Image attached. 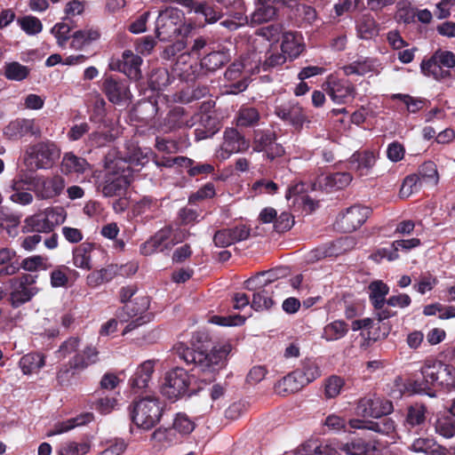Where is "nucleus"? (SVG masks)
<instances>
[{"label":"nucleus","instance_id":"nucleus-1","mask_svg":"<svg viewBox=\"0 0 455 455\" xmlns=\"http://www.w3.org/2000/svg\"><path fill=\"white\" fill-rule=\"evenodd\" d=\"M210 338L206 332H195L191 338V347L180 344L177 353L187 364L193 363L196 374L205 383L212 382L217 372L226 364L227 356L231 351L230 345L214 347L208 353Z\"/></svg>","mask_w":455,"mask_h":455},{"label":"nucleus","instance_id":"nucleus-2","mask_svg":"<svg viewBox=\"0 0 455 455\" xmlns=\"http://www.w3.org/2000/svg\"><path fill=\"white\" fill-rule=\"evenodd\" d=\"M422 382L419 389L426 391L438 387L444 391L455 389V367L438 360L426 361L420 369Z\"/></svg>","mask_w":455,"mask_h":455},{"label":"nucleus","instance_id":"nucleus-3","mask_svg":"<svg viewBox=\"0 0 455 455\" xmlns=\"http://www.w3.org/2000/svg\"><path fill=\"white\" fill-rule=\"evenodd\" d=\"M164 406L159 398L147 395L132 402L129 406L132 421L140 428L149 430L162 417Z\"/></svg>","mask_w":455,"mask_h":455},{"label":"nucleus","instance_id":"nucleus-4","mask_svg":"<svg viewBox=\"0 0 455 455\" xmlns=\"http://www.w3.org/2000/svg\"><path fill=\"white\" fill-rule=\"evenodd\" d=\"M134 303L137 307L126 304L116 310L117 322L128 323L123 331V335L150 321L151 317L148 314L142 315L149 307V298L148 296L137 297Z\"/></svg>","mask_w":455,"mask_h":455},{"label":"nucleus","instance_id":"nucleus-5","mask_svg":"<svg viewBox=\"0 0 455 455\" xmlns=\"http://www.w3.org/2000/svg\"><path fill=\"white\" fill-rule=\"evenodd\" d=\"M274 114L283 123L300 132L305 124H310L306 109L295 100H275Z\"/></svg>","mask_w":455,"mask_h":455},{"label":"nucleus","instance_id":"nucleus-6","mask_svg":"<svg viewBox=\"0 0 455 455\" xmlns=\"http://www.w3.org/2000/svg\"><path fill=\"white\" fill-rule=\"evenodd\" d=\"M455 67V54L450 51L437 50L427 60L420 64L421 72L437 81L448 79L451 76V69Z\"/></svg>","mask_w":455,"mask_h":455},{"label":"nucleus","instance_id":"nucleus-7","mask_svg":"<svg viewBox=\"0 0 455 455\" xmlns=\"http://www.w3.org/2000/svg\"><path fill=\"white\" fill-rule=\"evenodd\" d=\"M99 361V351L95 347L87 346L81 352L76 353L68 363L63 365L57 373V380L60 385L67 383L75 374V371L85 370Z\"/></svg>","mask_w":455,"mask_h":455},{"label":"nucleus","instance_id":"nucleus-8","mask_svg":"<svg viewBox=\"0 0 455 455\" xmlns=\"http://www.w3.org/2000/svg\"><path fill=\"white\" fill-rule=\"evenodd\" d=\"M181 15L177 8L161 11L156 21V34L160 41H172L181 33Z\"/></svg>","mask_w":455,"mask_h":455},{"label":"nucleus","instance_id":"nucleus-9","mask_svg":"<svg viewBox=\"0 0 455 455\" xmlns=\"http://www.w3.org/2000/svg\"><path fill=\"white\" fill-rule=\"evenodd\" d=\"M190 382L188 371L177 367L166 373L161 392L168 399L175 401L183 395H190Z\"/></svg>","mask_w":455,"mask_h":455},{"label":"nucleus","instance_id":"nucleus-10","mask_svg":"<svg viewBox=\"0 0 455 455\" xmlns=\"http://www.w3.org/2000/svg\"><path fill=\"white\" fill-rule=\"evenodd\" d=\"M101 91L108 101L115 105L128 104L132 98L128 82L114 75L103 76Z\"/></svg>","mask_w":455,"mask_h":455},{"label":"nucleus","instance_id":"nucleus-11","mask_svg":"<svg viewBox=\"0 0 455 455\" xmlns=\"http://www.w3.org/2000/svg\"><path fill=\"white\" fill-rule=\"evenodd\" d=\"M265 286L266 283H261L260 276H252L243 283L244 289L253 291L251 307L255 311L267 310L274 304L272 299L274 288Z\"/></svg>","mask_w":455,"mask_h":455},{"label":"nucleus","instance_id":"nucleus-12","mask_svg":"<svg viewBox=\"0 0 455 455\" xmlns=\"http://www.w3.org/2000/svg\"><path fill=\"white\" fill-rule=\"evenodd\" d=\"M34 283V277L29 275L11 280L12 290L8 299L12 307L17 308L32 299L37 293V288L32 285Z\"/></svg>","mask_w":455,"mask_h":455},{"label":"nucleus","instance_id":"nucleus-13","mask_svg":"<svg viewBox=\"0 0 455 455\" xmlns=\"http://www.w3.org/2000/svg\"><path fill=\"white\" fill-rule=\"evenodd\" d=\"M29 184L32 185V190L38 200L53 199L59 196L65 188V180L60 175L37 176Z\"/></svg>","mask_w":455,"mask_h":455},{"label":"nucleus","instance_id":"nucleus-14","mask_svg":"<svg viewBox=\"0 0 455 455\" xmlns=\"http://www.w3.org/2000/svg\"><path fill=\"white\" fill-rule=\"evenodd\" d=\"M6 139L18 140L24 137L40 138L42 130L39 121L35 118H16L4 128Z\"/></svg>","mask_w":455,"mask_h":455},{"label":"nucleus","instance_id":"nucleus-15","mask_svg":"<svg viewBox=\"0 0 455 455\" xmlns=\"http://www.w3.org/2000/svg\"><path fill=\"white\" fill-rule=\"evenodd\" d=\"M394 411L391 401L382 399L376 395H367L358 400L355 413L358 416L366 418H379L386 416Z\"/></svg>","mask_w":455,"mask_h":455},{"label":"nucleus","instance_id":"nucleus-16","mask_svg":"<svg viewBox=\"0 0 455 455\" xmlns=\"http://www.w3.org/2000/svg\"><path fill=\"white\" fill-rule=\"evenodd\" d=\"M276 133L273 130L263 129L254 132L252 148L255 152H266L267 157L274 160L284 154L282 145L275 143Z\"/></svg>","mask_w":455,"mask_h":455},{"label":"nucleus","instance_id":"nucleus-17","mask_svg":"<svg viewBox=\"0 0 455 455\" xmlns=\"http://www.w3.org/2000/svg\"><path fill=\"white\" fill-rule=\"evenodd\" d=\"M28 155L37 169H49L60 158V150L52 141H41L30 147Z\"/></svg>","mask_w":455,"mask_h":455},{"label":"nucleus","instance_id":"nucleus-18","mask_svg":"<svg viewBox=\"0 0 455 455\" xmlns=\"http://www.w3.org/2000/svg\"><path fill=\"white\" fill-rule=\"evenodd\" d=\"M142 59L131 50H125L121 59H112L108 67L111 70L124 73L129 79L138 81L141 78Z\"/></svg>","mask_w":455,"mask_h":455},{"label":"nucleus","instance_id":"nucleus-19","mask_svg":"<svg viewBox=\"0 0 455 455\" xmlns=\"http://www.w3.org/2000/svg\"><path fill=\"white\" fill-rule=\"evenodd\" d=\"M371 213V209L369 207L353 205L339 216L337 225L344 233L354 232L366 221Z\"/></svg>","mask_w":455,"mask_h":455},{"label":"nucleus","instance_id":"nucleus-20","mask_svg":"<svg viewBox=\"0 0 455 455\" xmlns=\"http://www.w3.org/2000/svg\"><path fill=\"white\" fill-rule=\"evenodd\" d=\"M230 60L228 51H214L204 56L199 64L191 66L195 79H201L208 73H213Z\"/></svg>","mask_w":455,"mask_h":455},{"label":"nucleus","instance_id":"nucleus-21","mask_svg":"<svg viewBox=\"0 0 455 455\" xmlns=\"http://www.w3.org/2000/svg\"><path fill=\"white\" fill-rule=\"evenodd\" d=\"M407 450L416 455H455V448H446L439 444L431 435L414 438Z\"/></svg>","mask_w":455,"mask_h":455},{"label":"nucleus","instance_id":"nucleus-22","mask_svg":"<svg viewBox=\"0 0 455 455\" xmlns=\"http://www.w3.org/2000/svg\"><path fill=\"white\" fill-rule=\"evenodd\" d=\"M324 90L332 101L338 104H344L355 96V87L347 79H339L330 76L325 83Z\"/></svg>","mask_w":455,"mask_h":455},{"label":"nucleus","instance_id":"nucleus-23","mask_svg":"<svg viewBox=\"0 0 455 455\" xmlns=\"http://www.w3.org/2000/svg\"><path fill=\"white\" fill-rule=\"evenodd\" d=\"M250 142L237 129L230 127L224 132L223 142L220 147L222 158H228L231 155L244 152L249 148Z\"/></svg>","mask_w":455,"mask_h":455},{"label":"nucleus","instance_id":"nucleus-24","mask_svg":"<svg viewBox=\"0 0 455 455\" xmlns=\"http://www.w3.org/2000/svg\"><path fill=\"white\" fill-rule=\"evenodd\" d=\"M256 8L250 15L251 25H259L275 20L280 8L282 0H255Z\"/></svg>","mask_w":455,"mask_h":455},{"label":"nucleus","instance_id":"nucleus-25","mask_svg":"<svg viewBox=\"0 0 455 455\" xmlns=\"http://www.w3.org/2000/svg\"><path fill=\"white\" fill-rule=\"evenodd\" d=\"M195 123V116H190L183 107L177 106L167 113L161 123V130L171 132L182 127H192Z\"/></svg>","mask_w":455,"mask_h":455},{"label":"nucleus","instance_id":"nucleus-26","mask_svg":"<svg viewBox=\"0 0 455 455\" xmlns=\"http://www.w3.org/2000/svg\"><path fill=\"white\" fill-rule=\"evenodd\" d=\"M115 152H109L106 156V168L112 172L114 174L126 175V172H130L132 166H143L148 159L146 156L139 157L137 154L130 156L129 159H124L115 156Z\"/></svg>","mask_w":455,"mask_h":455},{"label":"nucleus","instance_id":"nucleus-27","mask_svg":"<svg viewBox=\"0 0 455 455\" xmlns=\"http://www.w3.org/2000/svg\"><path fill=\"white\" fill-rule=\"evenodd\" d=\"M377 419L378 420L376 421L353 419L348 421V425L350 428L368 429L385 435L395 432V422L392 419L383 416Z\"/></svg>","mask_w":455,"mask_h":455},{"label":"nucleus","instance_id":"nucleus-28","mask_svg":"<svg viewBox=\"0 0 455 455\" xmlns=\"http://www.w3.org/2000/svg\"><path fill=\"white\" fill-rule=\"evenodd\" d=\"M105 255L100 246L92 243H83L73 251V264L79 268L90 270L92 267V258Z\"/></svg>","mask_w":455,"mask_h":455},{"label":"nucleus","instance_id":"nucleus-29","mask_svg":"<svg viewBox=\"0 0 455 455\" xmlns=\"http://www.w3.org/2000/svg\"><path fill=\"white\" fill-rule=\"evenodd\" d=\"M427 408L423 403H415L406 409L403 427L409 432H418L427 426Z\"/></svg>","mask_w":455,"mask_h":455},{"label":"nucleus","instance_id":"nucleus-30","mask_svg":"<svg viewBox=\"0 0 455 455\" xmlns=\"http://www.w3.org/2000/svg\"><path fill=\"white\" fill-rule=\"evenodd\" d=\"M129 186L127 175L108 173L103 180L99 182L98 189L106 197L120 196Z\"/></svg>","mask_w":455,"mask_h":455},{"label":"nucleus","instance_id":"nucleus-31","mask_svg":"<svg viewBox=\"0 0 455 455\" xmlns=\"http://www.w3.org/2000/svg\"><path fill=\"white\" fill-rule=\"evenodd\" d=\"M172 228L165 227L157 231L148 240L140 245L141 254L148 256L158 251H164L171 249L168 241L171 237Z\"/></svg>","mask_w":455,"mask_h":455},{"label":"nucleus","instance_id":"nucleus-32","mask_svg":"<svg viewBox=\"0 0 455 455\" xmlns=\"http://www.w3.org/2000/svg\"><path fill=\"white\" fill-rule=\"evenodd\" d=\"M376 163V155L372 151H362L354 153L349 158L351 170L355 171L360 176L370 174Z\"/></svg>","mask_w":455,"mask_h":455},{"label":"nucleus","instance_id":"nucleus-33","mask_svg":"<svg viewBox=\"0 0 455 455\" xmlns=\"http://www.w3.org/2000/svg\"><path fill=\"white\" fill-rule=\"evenodd\" d=\"M302 40L301 35L298 32L283 33L281 44L282 52L291 60L298 58L305 49Z\"/></svg>","mask_w":455,"mask_h":455},{"label":"nucleus","instance_id":"nucleus-34","mask_svg":"<svg viewBox=\"0 0 455 455\" xmlns=\"http://www.w3.org/2000/svg\"><path fill=\"white\" fill-rule=\"evenodd\" d=\"M198 121V127L195 130L196 140L212 138L220 129L218 118L208 113L200 114Z\"/></svg>","mask_w":455,"mask_h":455},{"label":"nucleus","instance_id":"nucleus-35","mask_svg":"<svg viewBox=\"0 0 455 455\" xmlns=\"http://www.w3.org/2000/svg\"><path fill=\"white\" fill-rule=\"evenodd\" d=\"M352 181L349 172H334L317 179L320 188L326 191L339 190L347 187Z\"/></svg>","mask_w":455,"mask_h":455},{"label":"nucleus","instance_id":"nucleus-36","mask_svg":"<svg viewBox=\"0 0 455 455\" xmlns=\"http://www.w3.org/2000/svg\"><path fill=\"white\" fill-rule=\"evenodd\" d=\"M305 386V381L301 378L299 371L294 370L280 379L276 383L275 389L278 394L285 395L296 393Z\"/></svg>","mask_w":455,"mask_h":455},{"label":"nucleus","instance_id":"nucleus-37","mask_svg":"<svg viewBox=\"0 0 455 455\" xmlns=\"http://www.w3.org/2000/svg\"><path fill=\"white\" fill-rule=\"evenodd\" d=\"M154 372V362L148 360L143 362L130 379V386L133 390H140L148 387Z\"/></svg>","mask_w":455,"mask_h":455},{"label":"nucleus","instance_id":"nucleus-38","mask_svg":"<svg viewBox=\"0 0 455 455\" xmlns=\"http://www.w3.org/2000/svg\"><path fill=\"white\" fill-rule=\"evenodd\" d=\"M100 33L98 29L84 28L75 31L71 35L70 47L76 51H82L99 40Z\"/></svg>","mask_w":455,"mask_h":455},{"label":"nucleus","instance_id":"nucleus-39","mask_svg":"<svg viewBox=\"0 0 455 455\" xmlns=\"http://www.w3.org/2000/svg\"><path fill=\"white\" fill-rule=\"evenodd\" d=\"M356 34L363 40H371L379 35V24L370 14H363L356 20Z\"/></svg>","mask_w":455,"mask_h":455},{"label":"nucleus","instance_id":"nucleus-40","mask_svg":"<svg viewBox=\"0 0 455 455\" xmlns=\"http://www.w3.org/2000/svg\"><path fill=\"white\" fill-rule=\"evenodd\" d=\"M235 121L238 127H255L259 124L260 113L255 107L242 106L236 114Z\"/></svg>","mask_w":455,"mask_h":455},{"label":"nucleus","instance_id":"nucleus-41","mask_svg":"<svg viewBox=\"0 0 455 455\" xmlns=\"http://www.w3.org/2000/svg\"><path fill=\"white\" fill-rule=\"evenodd\" d=\"M88 162L73 153L64 155L61 162V172L65 174H82L89 168Z\"/></svg>","mask_w":455,"mask_h":455},{"label":"nucleus","instance_id":"nucleus-42","mask_svg":"<svg viewBox=\"0 0 455 455\" xmlns=\"http://www.w3.org/2000/svg\"><path fill=\"white\" fill-rule=\"evenodd\" d=\"M369 299L374 308L383 307L387 304L386 296L389 287L382 281H373L369 285Z\"/></svg>","mask_w":455,"mask_h":455},{"label":"nucleus","instance_id":"nucleus-43","mask_svg":"<svg viewBox=\"0 0 455 455\" xmlns=\"http://www.w3.org/2000/svg\"><path fill=\"white\" fill-rule=\"evenodd\" d=\"M349 331L348 324L343 320H335L327 323L323 331L322 338L327 341H335L344 338Z\"/></svg>","mask_w":455,"mask_h":455},{"label":"nucleus","instance_id":"nucleus-44","mask_svg":"<svg viewBox=\"0 0 455 455\" xmlns=\"http://www.w3.org/2000/svg\"><path fill=\"white\" fill-rule=\"evenodd\" d=\"M92 419L93 416L92 413H85L76 418L69 419L66 421L58 422L47 435L49 436L60 435L73 429L76 427L83 426L90 422Z\"/></svg>","mask_w":455,"mask_h":455},{"label":"nucleus","instance_id":"nucleus-45","mask_svg":"<svg viewBox=\"0 0 455 455\" xmlns=\"http://www.w3.org/2000/svg\"><path fill=\"white\" fill-rule=\"evenodd\" d=\"M44 364V356L39 353H28L19 362L22 372L26 375L37 372Z\"/></svg>","mask_w":455,"mask_h":455},{"label":"nucleus","instance_id":"nucleus-46","mask_svg":"<svg viewBox=\"0 0 455 455\" xmlns=\"http://www.w3.org/2000/svg\"><path fill=\"white\" fill-rule=\"evenodd\" d=\"M161 204L159 201L150 196H143L133 206V212L136 215H145L147 218H152L159 211Z\"/></svg>","mask_w":455,"mask_h":455},{"label":"nucleus","instance_id":"nucleus-47","mask_svg":"<svg viewBox=\"0 0 455 455\" xmlns=\"http://www.w3.org/2000/svg\"><path fill=\"white\" fill-rule=\"evenodd\" d=\"M4 69V76L6 79L17 82H21L27 79L31 71L28 67L24 66L18 61L5 63Z\"/></svg>","mask_w":455,"mask_h":455},{"label":"nucleus","instance_id":"nucleus-48","mask_svg":"<svg viewBox=\"0 0 455 455\" xmlns=\"http://www.w3.org/2000/svg\"><path fill=\"white\" fill-rule=\"evenodd\" d=\"M188 11L203 14L205 21L208 23H215L223 16V13L220 11H218L213 6L207 4L206 2H197L196 0H194L192 6L188 7Z\"/></svg>","mask_w":455,"mask_h":455},{"label":"nucleus","instance_id":"nucleus-49","mask_svg":"<svg viewBox=\"0 0 455 455\" xmlns=\"http://www.w3.org/2000/svg\"><path fill=\"white\" fill-rule=\"evenodd\" d=\"M23 228L27 232L50 233L52 232L44 212H39L25 220Z\"/></svg>","mask_w":455,"mask_h":455},{"label":"nucleus","instance_id":"nucleus-50","mask_svg":"<svg viewBox=\"0 0 455 455\" xmlns=\"http://www.w3.org/2000/svg\"><path fill=\"white\" fill-rule=\"evenodd\" d=\"M296 370L297 371H299L300 376L304 379L306 385L318 379L322 373L318 364L311 359H306L302 361L300 367L297 368Z\"/></svg>","mask_w":455,"mask_h":455},{"label":"nucleus","instance_id":"nucleus-51","mask_svg":"<svg viewBox=\"0 0 455 455\" xmlns=\"http://www.w3.org/2000/svg\"><path fill=\"white\" fill-rule=\"evenodd\" d=\"M196 427V423L184 412H179L176 414L173 423L172 429L176 433H179L181 436L190 435Z\"/></svg>","mask_w":455,"mask_h":455},{"label":"nucleus","instance_id":"nucleus-52","mask_svg":"<svg viewBox=\"0 0 455 455\" xmlns=\"http://www.w3.org/2000/svg\"><path fill=\"white\" fill-rule=\"evenodd\" d=\"M51 267L52 265L49 263L48 258L41 255L28 257L20 263V267L30 272L37 271L39 269L46 270Z\"/></svg>","mask_w":455,"mask_h":455},{"label":"nucleus","instance_id":"nucleus-53","mask_svg":"<svg viewBox=\"0 0 455 455\" xmlns=\"http://www.w3.org/2000/svg\"><path fill=\"white\" fill-rule=\"evenodd\" d=\"M152 439L164 448L180 442L172 428L156 429L152 434Z\"/></svg>","mask_w":455,"mask_h":455},{"label":"nucleus","instance_id":"nucleus-54","mask_svg":"<svg viewBox=\"0 0 455 455\" xmlns=\"http://www.w3.org/2000/svg\"><path fill=\"white\" fill-rule=\"evenodd\" d=\"M43 212L51 231H52L55 227L62 224L66 220L67 213L62 207H48Z\"/></svg>","mask_w":455,"mask_h":455},{"label":"nucleus","instance_id":"nucleus-55","mask_svg":"<svg viewBox=\"0 0 455 455\" xmlns=\"http://www.w3.org/2000/svg\"><path fill=\"white\" fill-rule=\"evenodd\" d=\"M391 98L393 100H401L403 103L406 105L407 110L413 114L422 109L427 102V100L425 99L414 98L409 94L402 93L393 94Z\"/></svg>","mask_w":455,"mask_h":455},{"label":"nucleus","instance_id":"nucleus-56","mask_svg":"<svg viewBox=\"0 0 455 455\" xmlns=\"http://www.w3.org/2000/svg\"><path fill=\"white\" fill-rule=\"evenodd\" d=\"M344 385L345 380L343 378L337 375L329 377L324 384V395L326 398L331 399L337 397L340 394Z\"/></svg>","mask_w":455,"mask_h":455},{"label":"nucleus","instance_id":"nucleus-57","mask_svg":"<svg viewBox=\"0 0 455 455\" xmlns=\"http://www.w3.org/2000/svg\"><path fill=\"white\" fill-rule=\"evenodd\" d=\"M435 428L438 435L451 438L455 435V419L451 417L439 418L435 422Z\"/></svg>","mask_w":455,"mask_h":455},{"label":"nucleus","instance_id":"nucleus-58","mask_svg":"<svg viewBox=\"0 0 455 455\" xmlns=\"http://www.w3.org/2000/svg\"><path fill=\"white\" fill-rule=\"evenodd\" d=\"M418 173L422 180H427L434 184H437L439 175L436 164L432 161H426L418 169Z\"/></svg>","mask_w":455,"mask_h":455},{"label":"nucleus","instance_id":"nucleus-59","mask_svg":"<svg viewBox=\"0 0 455 455\" xmlns=\"http://www.w3.org/2000/svg\"><path fill=\"white\" fill-rule=\"evenodd\" d=\"M369 450V444L362 439H355L341 446V451L348 455H367Z\"/></svg>","mask_w":455,"mask_h":455},{"label":"nucleus","instance_id":"nucleus-60","mask_svg":"<svg viewBox=\"0 0 455 455\" xmlns=\"http://www.w3.org/2000/svg\"><path fill=\"white\" fill-rule=\"evenodd\" d=\"M90 451V445L87 443L69 442L63 444L59 451V455H84Z\"/></svg>","mask_w":455,"mask_h":455},{"label":"nucleus","instance_id":"nucleus-61","mask_svg":"<svg viewBox=\"0 0 455 455\" xmlns=\"http://www.w3.org/2000/svg\"><path fill=\"white\" fill-rule=\"evenodd\" d=\"M251 189L256 195H275L277 193L278 185L273 180L260 179L252 184Z\"/></svg>","mask_w":455,"mask_h":455},{"label":"nucleus","instance_id":"nucleus-62","mask_svg":"<svg viewBox=\"0 0 455 455\" xmlns=\"http://www.w3.org/2000/svg\"><path fill=\"white\" fill-rule=\"evenodd\" d=\"M19 24L22 30L28 35H36L43 29V25L40 20L33 16H26L20 19Z\"/></svg>","mask_w":455,"mask_h":455},{"label":"nucleus","instance_id":"nucleus-63","mask_svg":"<svg viewBox=\"0 0 455 455\" xmlns=\"http://www.w3.org/2000/svg\"><path fill=\"white\" fill-rule=\"evenodd\" d=\"M68 271H70V269L65 265L59 266L52 270L51 273V285L54 288L65 287L68 283Z\"/></svg>","mask_w":455,"mask_h":455},{"label":"nucleus","instance_id":"nucleus-64","mask_svg":"<svg viewBox=\"0 0 455 455\" xmlns=\"http://www.w3.org/2000/svg\"><path fill=\"white\" fill-rule=\"evenodd\" d=\"M358 69V76H364L369 72H378L380 63L374 58H360L355 60Z\"/></svg>","mask_w":455,"mask_h":455}]
</instances>
